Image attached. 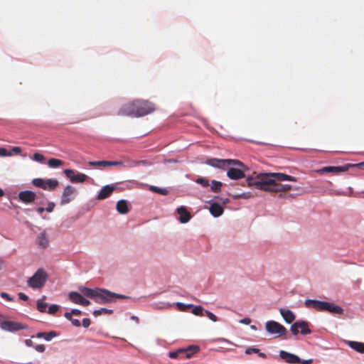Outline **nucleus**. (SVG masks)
I'll return each mask as SVG.
<instances>
[{
	"label": "nucleus",
	"instance_id": "obj_1",
	"mask_svg": "<svg viewBox=\"0 0 364 364\" xmlns=\"http://www.w3.org/2000/svg\"><path fill=\"white\" fill-rule=\"evenodd\" d=\"M296 182V178L283 173H259L254 172L247 178V186H253L257 189L270 193H283L291 189V186L282 184V181Z\"/></svg>",
	"mask_w": 364,
	"mask_h": 364
},
{
	"label": "nucleus",
	"instance_id": "obj_2",
	"mask_svg": "<svg viewBox=\"0 0 364 364\" xmlns=\"http://www.w3.org/2000/svg\"><path fill=\"white\" fill-rule=\"evenodd\" d=\"M80 293L70 291L68 294L70 301L75 304L87 306L90 304L89 300L84 296L93 299L96 303L105 304L112 302L114 299H127L128 296L116 294L105 289L95 288L90 289L85 287H80Z\"/></svg>",
	"mask_w": 364,
	"mask_h": 364
},
{
	"label": "nucleus",
	"instance_id": "obj_3",
	"mask_svg": "<svg viewBox=\"0 0 364 364\" xmlns=\"http://www.w3.org/2000/svg\"><path fill=\"white\" fill-rule=\"evenodd\" d=\"M154 110V105L151 102L135 100L122 105L119 109L117 114L119 116L139 117L149 114Z\"/></svg>",
	"mask_w": 364,
	"mask_h": 364
},
{
	"label": "nucleus",
	"instance_id": "obj_4",
	"mask_svg": "<svg viewBox=\"0 0 364 364\" xmlns=\"http://www.w3.org/2000/svg\"><path fill=\"white\" fill-rule=\"evenodd\" d=\"M305 306L309 309H314L319 311H327L333 314L341 315L343 314V309L334 304L315 299H306L304 301Z\"/></svg>",
	"mask_w": 364,
	"mask_h": 364
},
{
	"label": "nucleus",
	"instance_id": "obj_5",
	"mask_svg": "<svg viewBox=\"0 0 364 364\" xmlns=\"http://www.w3.org/2000/svg\"><path fill=\"white\" fill-rule=\"evenodd\" d=\"M48 279V274L43 269H38L27 281V284L32 289H41Z\"/></svg>",
	"mask_w": 364,
	"mask_h": 364
},
{
	"label": "nucleus",
	"instance_id": "obj_6",
	"mask_svg": "<svg viewBox=\"0 0 364 364\" xmlns=\"http://www.w3.org/2000/svg\"><path fill=\"white\" fill-rule=\"evenodd\" d=\"M265 328L270 334L276 335V337L286 335L287 333L284 326L274 321H268L265 324Z\"/></svg>",
	"mask_w": 364,
	"mask_h": 364
},
{
	"label": "nucleus",
	"instance_id": "obj_7",
	"mask_svg": "<svg viewBox=\"0 0 364 364\" xmlns=\"http://www.w3.org/2000/svg\"><path fill=\"white\" fill-rule=\"evenodd\" d=\"M198 351L199 347L198 346H190L187 348H179L176 351H171L168 353V356L171 358L176 359L181 358V354H186V358H191Z\"/></svg>",
	"mask_w": 364,
	"mask_h": 364
},
{
	"label": "nucleus",
	"instance_id": "obj_8",
	"mask_svg": "<svg viewBox=\"0 0 364 364\" xmlns=\"http://www.w3.org/2000/svg\"><path fill=\"white\" fill-rule=\"evenodd\" d=\"M207 164L211 166L216 168H225L226 166H230L231 165L237 166H244V164L241 161L235 159H210L207 161Z\"/></svg>",
	"mask_w": 364,
	"mask_h": 364
},
{
	"label": "nucleus",
	"instance_id": "obj_9",
	"mask_svg": "<svg viewBox=\"0 0 364 364\" xmlns=\"http://www.w3.org/2000/svg\"><path fill=\"white\" fill-rule=\"evenodd\" d=\"M207 164L211 166L216 168H225L226 166H230L231 165L237 166H244V164L241 161L235 159H210L207 161Z\"/></svg>",
	"mask_w": 364,
	"mask_h": 364
},
{
	"label": "nucleus",
	"instance_id": "obj_10",
	"mask_svg": "<svg viewBox=\"0 0 364 364\" xmlns=\"http://www.w3.org/2000/svg\"><path fill=\"white\" fill-rule=\"evenodd\" d=\"M32 184L36 187L41 188L43 190L53 191L58 187V181L55 179H43L38 178L33 179Z\"/></svg>",
	"mask_w": 364,
	"mask_h": 364
},
{
	"label": "nucleus",
	"instance_id": "obj_11",
	"mask_svg": "<svg viewBox=\"0 0 364 364\" xmlns=\"http://www.w3.org/2000/svg\"><path fill=\"white\" fill-rule=\"evenodd\" d=\"M290 331L294 336L298 335L299 333H301L302 335L311 333V330L309 328V323L305 321L295 322L291 326Z\"/></svg>",
	"mask_w": 364,
	"mask_h": 364
},
{
	"label": "nucleus",
	"instance_id": "obj_12",
	"mask_svg": "<svg viewBox=\"0 0 364 364\" xmlns=\"http://www.w3.org/2000/svg\"><path fill=\"white\" fill-rule=\"evenodd\" d=\"M351 167V164H347L344 166H325L316 170V171L319 174H324L326 173H333L334 174H338V173L341 172L348 171L349 168Z\"/></svg>",
	"mask_w": 364,
	"mask_h": 364
},
{
	"label": "nucleus",
	"instance_id": "obj_13",
	"mask_svg": "<svg viewBox=\"0 0 364 364\" xmlns=\"http://www.w3.org/2000/svg\"><path fill=\"white\" fill-rule=\"evenodd\" d=\"M0 326L1 329L11 332L26 328V326H23L20 323L11 321H2L0 324Z\"/></svg>",
	"mask_w": 364,
	"mask_h": 364
},
{
	"label": "nucleus",
	"instance_id": "obj_14",
	"mask_svg": "<svg viewBox=\"0 0 364 364\" xmlns=\"http://www.w3.org/2000/svg\"><path fill=\"white\" fill-rule=\"evenodd\" d=\"M64 173L73 183H83L87 178V176L84 173H77L75 174L72 169H65Z\"/></svg>",
	"mask_w": 364,
	"mask_h": 364
},
{
	"label": "nucleus",
	"instance_id": "obj_15",
	"mask_svg": "<svg viewBox=\"0 0 364 364\" xmlns=\"http://www.w3.org/2000/svg\"><path fill=\"white\" fill-rule=\"evenodd\" d=\"M75 192V188H73L71 186H67L65 188L64 191L63 193L60 204L65 205L70 203L73 198V195Z\"/></svg>",
	"mask_w": 364,
	"mask_h": 364
},
{
	"label": "nucleus",
	"instance_id": "obj_16",
	"mask_svg": "<svg viewBox=\"0 0 364 364\" xmlns=\"http://www.w3.org/2000/svg\"><path fill=\"white\" fill-rule=\"evenodd\" d=\"M279 356L282 360L288 363L297 364L301 363V359L297 355L284 350H281L279 352Z\"/></svg>",
	"mask_w": 364,
	"mask_h": 364
},
{
	"label": "nucleus",
	"instance_id": "obj_17",
	"mask_svg": "<svg viewBox=\"0 0 364 364\" xmlns=\"http://www.w3.org/2000/svg\"><path fill=\"white\" fill-rule=\"evenodd\" d=\"M146 161H128L127 164H124L122 161H110L109 166H120L126 168H132L139 165H146Z\"/></svg>",
	"mask_w": 364,
	"mask_h": 364
},
{
	"label": "nucleus",
	"instance_id": "obj_18",
	"mask_svg": "<svg viewBox=\"0 0 364 364\" xmlns=\"http://www.w3.org/2000/svg\"><path fill=\"white\" fill-rule=\"evenodd\" d=\"M36 197V193L31 191H21L18 194L19 200L26 203H29L34 201Z\"/></svg>",
	"mask_w": 364,
	"mask_h": 364
},
{
	"label": "nucleus",
	"instance_id": "obj_19",
	"mask_svg": "<svg viewBox=\"0 0 364 364\" xmlns=\"http://www.w3.org/2000/svg\"><path fill=\"white\" fill-rule=\"evenodd\" d=\"M227 176L232 180H238L244 178L245 174L244 171L239 168H230L227 172Z\"/></svg>",
	"mask_w": 364,
	"mask_h": 364
},
{
	"label": "nucleus",
	"instance_id": "obj_20",
	"mask_svg": "<svg viewBox=\"0 0 364 364\" xmlns=\"http://www.w3.org/2000/svg\"><path fill=\"white\" fill-rule=\"evenodd\" d=\"M209 211L213 216L217 218L223 215L224 209L219 203L213 202L210 203Z\"/></svg>",
	"mask_w": 364,
	"mask_h": 364
},
{
	"label": "nucleus",
	"instance_id": "obj_21",
	"mask_svg": "<svg viewBox=\"0 0 364 364\" xmlns=\"http://www.w3.org/2000/svg\"><path fill=\"white\" fill-rule=\"evenodd\" d=\"M177 213L179 215V221L181 223H186L191 218V213L186 210L184 206H181L177 208Z\"/></svg>",
	"mask_w": 364,
	"mask_h": 364
},
{
	"label": "nucleus",
	"instance_id": "obj_22",
	"mask_svg": "<svg viewBox=\"0 0 364 364\" xmlns=\"http://www.w3.org/2000/svg\"><path fill=\"white\" fill-rule=\"evenodd\" d=\"M279 312L287 323H291L295 320V314L291 310L280 309Z\"/></svg>",
	"mask_w": 364,
	"mask_h": 364
},
{
	"label": "nucleus",
	"instance_id": "obj_23",
	"mask_svg": "<svg viewBox=\"0 0 364 364\" xmlns=\"http://www.w3.org/2000/svg\"><path fill=\"white\" fill-rule=\"evenodd\" d=\"M345 342L354 350L364 354V343L353 341H346Z\"/></svg>",
	"mask_w": 364,
	"mask_h": 364
},
{
	"label": "nucleus",
	"instance_id": "obj_24",
	"mask_svg": "<svg viewBox=\"0 0 364 364\" xmlns=\"http://www.w3.org/2000/svg\"><path fill=\"white\" fill-rule=\"evenodd\" d=\"M37 244L40 247L43 249H46L48 246L49 240L46 232H43L38 235Z\"/></svg>",
	"mask_w": 364,
	"mask_h": 364
},
{
	"label": "nucleus",
	"instance_id": "obj_25",
	"mask_svg": "<svg viewBox=\"0 0 364 364\" xmlns=\"http://www.w3.org/2000/svg\"><path fill=\"white\" fill-rule=\"evenodd\" d=\"M113 191H114L113 187L109 186H105L100 191V193L97 196V198L99 200L105 199V198L109 197L112 194Z\"/></svg>",
	"mask_w": 364,
	"mask_h": 364
},
{
	"label": "nucleus",
	"instance_id": "obj_26",
	"mask_svg": "<svg viewBox=\"0 0 364 364\" xmlns=\"http://www.w3.org/2000/svg\"><path fill=\"white\" fill-rule=\"evenodd\" d=\"M117 210L121 214H126L129 212V208L127 200H120L117 203Z\"/></svg>",
	"mask_w": 364,
	"mask_h": 364
},
{
	"label": "nucleus",
	"instance_id": "obj_27",
	"mask_svg": "<svg viewBox=\"0 0 364 364\" xmlns=\"http://www.w3.org/2000/svg\"><path fill=\"white\" fill-rule=\"evenodd\" d=\"M57 336L58 334L55 331L39 332L37 333L36 337L38 338H43L46 341H49Z\"/></svg>",
	"mask_w": 364,
	"mask_h": 364
},
{
	"label": "nucleus",
	"instance_id": "obj_28",
	"mask_svg": "<svg viewBox=\"0 0 364 364\" xmlns=\"http://www.w3.org/2000/svg\"><path fill=\"white\" fill-rule=\"evenodd\" d=\"M46 296H43L42 298L38 299L37 301L36 308L38 311L42 313L46 311V308L48 306L47 304L43 301L46 299Z\"/></svg>",
	"mask_w": 364,
	"mask_h": 364
},
{
	"label": "nucleus",
	"instance_id": "obj_29",
	"mask_svg": "<svg viewBox=\"0 0 364 364\" xmlns=\"http://www.w3.org/2000/svg\"><path fill=\"white\" fill-rule=\"evenodd\" d=\"M210 189L213 193H219L221 191L223 183L215 180H213L210 183Z\"/></svg>",
	"mask_w": 364,
	"mask_h": 364
},
{
	"label": "nucleus",
	"instance_id": "obj_30",
	"mask_svg": "<svg viewBox=\"0 0 364 364\" xmlns=\"http://www.w3.org/2000/svg\"><path fill=\"white\" fill-rule=\"evenodd\" d=\"M63 164V161L62 160L58 159L52 158L48 161V165L50 168H57V167L62 166Z\"/></svg>",
	"mask_w": 364,
	"mask_h": 364
},
{
	"label": "nucleus",
	"instance_id": "obj_31",
	"mask_svg": "<svg viewBox=\"0 0 364 364\" xmlns=\"http://www.w3.org/2000/svg\"><path fill=\"white\" fill-rule=\"evenodd\" d=\"M110 161H90L89 165L95 167H107L109 166Z\"/></svg>",
	"mask_w": 364,
	"mask_h": 364
},
{
	"label": "nucleus",
	"instance_id": "obj_32",
	"mask_svg": "<svg viewBox=\"0 0 364 364\" xmlns=\"http://www.w3.org/2000/svg\"><path fill=\"white\" fill-rule=\"evenodd\" d=\"M112 312H113V311L111 310V309H105V308H101L100 309L95 310L93 311V315L97 317V316H100V315H102L103 314H104L110 315V314H112Z\"/></svg>",
	"mask_w": 364,
	"mask_h": 364
},
{
	"label": "nucleus",
	"instance_id": "obj_33",
	"mask_svg": "<svg viewBox=\"0 0 364 364\" xmlns=\"http://www.w3.org/2000/svg\"><path fill=\"white\" fill-rule=\"evenodd\" d=\"M252 353H258L259 355L261 357V358H266V355L265 353H261L259 349L258 348H252V347H250V348H247L246 350H245V353L247 354V355H250Z\"/></svg>",
	"mask_w": 364,
	"mask_h": 364
},
{
	"label": "nucleus",
	"instance_id": "obj_34",
	"mask_svg": "<svg viewBox=\"0 0 364 364\" xmlns=\"http://www.w3.org/2000/svg\"><path fill=\"white\" fill-rule=\"evenodd\" d=\"M149 189L155 193H159L163 196H166L168 193V191L166 188H161L156 186H151Z\"/></svg>",
	"mask_w": 364,
	"mask_h": 364
},
{
	"label": "nucleus",
	"instance_id": "obj_35",
	"mask_svg": "<svg viewBox=\"0 0 364 364\" xmlns=\"http://www.w3.org/2000/svg\"><path fill=\"white\" fill-rule=\"evenodd\" d=\"M205 309L201 306H196L193 308L192 313L196 316H203Z\"/></svg>",
	"mask_w": 364,
	"mask_h": 364
},
{
	"label": "nucleus",
	"instance_id": "obj_36",
	"mask_svg": "<svg viewBox=\"0 0 364 364\" xmlns=\"http://www.w3.org/2000/svg\"><path fill=\"white\" fill-rule=\"evenodd\" d=\"M176 305L178 309L181 311H186L188 309L193 307V306L192 304H184L181 302H177L176 304Z\"/></svg>",
	"mask_w": 364,
	"mask_h": 364
},
{
	"label": "nucleus",
	"instance_id": "obj_37",
	"mask_svg": "<svg viewBox=\"0 0 364 364\" xmlns=\"http://www.w3.org/2000/svg\"><path fill=\"white\" fill-rule=\"evenodd\" d=\"M196 182L200 185H201L203 187L205 188L210 185L209 181L206 179L205 178L199 177L196 180Z\"/></svg>",
	"mask_w": 364,
	"mask_h": 364
},
{
	"label": "nucleus",
	"instance_id": "obj_38",
	"mask_svg": "<svg viewBox=\"0 0 364 364\" xmlns=\"http://www.w3.org/2000/svg\"><path fill=\"white\" fill-rule=\"evenodd\" d=\"M232 197L233 199H239V198L248 199L252 197V194L250 192H247V193H242L241 194L232 195Z\"/></svg>",
	"mask_w": 364,
	"mask_h": 364
},
{
	"label": "nucleus",
	"instance_id": "obj_39",
	"mask_svg": "<svg viewBox=\"0 0 364 364\" xmlns=\"http://www.w3.org/2000/svg\"><path fill=\"white\" fill-rule=\"evenodd\" d=\"M73 315L80 316L81 315V311L79 309H72L71 311L70 312H65L64 316L66 318H70V316H72Z\"/></svg>",
	"mask_w": 364,
	"mask_h": 364
},
{
	"label": "nucleus",
	"instance_id": "obj_40",
	"mask_svg": "<svg viewBox=\"0 0 364 364\" xmlns=\"http://www.w3.org/2000/svg\"><path fill=\"white\" fill-rule=\"evenodd\" d=\"M32 159L36 161L42 163L44 161L45 157L43 154L40 153H35L32 156Z\"/></svg>",
	"mask_w": 364,
	"mask_h": 364
},
{
	"label": "nucleus",
	"instance_id": "obj_41",
	"mask_svg": "<svg viewBox=\"0 0 364 364\" xmlns=\"http://www.w3.org/2000/svg\"><path fill=\"white\" fill-rule=\"evenodd\" d=\"M59 310V306L57 304H52L49 306L48 314H54Z\"/></svg>",
	"mask_w": 364,
	"mask_h": 364
},
{
	"label": "nucleus",
	"instance_id": "obj_42",
	"mask_svg": "<svg viewBox=\"0 0 364 364\" xmlns=\"http://www.w3.org/2000/svg\"><path fill=\"white\" fill-rule=\"evenodd\" d=\"M205 315L208 317L211 321L215 322L218 321V317L213 314L212 312L208 311V310H205Z\"/></svg>",
	"mask_w": 364,
	"mask_h": 364
},
{
	"label": "nucleus",
	"instance_id": "obj_43",
	"mask_svg": "<svg viewBox=\"0 0 364 364\" xmlns=\"http://www.w3.org/2000/svg\"><path fill=\"white\" fill-rule=\"evenodd\" d=\"M12 154L9 152L7 149L5 148H0V156H11Z\"/></svg>",
	"mask_w": 364,
	"mask_h": 364
},
{
	"label": "nucleus",
	"instance_id": "obj_44",
	"mask_svg": "<svg viewBox=\"0 0 364 364\" xmlns=\"http://www.w3.org/2000/svg\"><path fill=\"white\" fill-rule=\"evenodd\" d=\"M68 320L70 321L72 324L74 326H76V327H80V322L78 319H76V318H73L72 316H70V318H67Z\"/></svg>",
	"mask_w": 364,
	"mask_h": 364
},
{
	"label": "nucleus",
	"instance_id": "obj_45",
	"mask_svg": "<svg viewBox=\"0 0 364 364\" xmlns=\"http://www.w3.org/2000/svg\"><path fill=\"white\" fill-rule=\"evenodd\" d=\"M55 206V205L54 203L50 202V203H48V206L46 208V210L48 213H51L53 210Z\"/></svg>",
	"mask_w": 364,
	"mask_h": 364
},
{
	"label": "nucleus",
	"instance_id": "obj_46",
	"mask_svg": "<svg viewBox=\"0 0 364 364\" xmlns=\"http://www.w3.org/2000/svg\"><path fill=\"white\" fill-rule=\"evenodd\" d=\"M1 296L3 298V299H6L7 301H13V298L7 293L6 292H2L1 294Z\"/></svg>",
	"mask_w": 364,
	"mask_h": 364
},
{
	"label": "nucleus",
	"instance_id": "obj_47",
	"mask_svg": "<svg viewBox=\"0 0 364 364\" xmlns=\"http://www.w3.org/2000/svg\"><path fill=\"white\" fill-rule=\"evenodd\" d=\"M90 323H91V321H90V318H85L82 319V326L85 328L89 327Z\"/></svg>",
	"mask_w": 364,
	"mask_h": 364
},
{
	"label": "nucleus",
	"instance_id": "obj_48",
	"mask_svg": "<svg viewBox=\"0 0 364 364\" xmlns=\"http://www.w3.org/2000/svg\"><path fill=\"white\" fill-rule=\"evenodd\" d=\"M35 349L38 351V352H40V353H43L44 352L46 348H45V346L43 345V344H40V345H37L36 347H35Z\"/></svg>",
	"mask_w": 364,
	"mask_h": 364
},
{
	"label": "nucleus",
	"instance_id": "obj_49",
	"mask_svg": "<svg viewBox=\"0 0 364 364\" xmlns=\"http://www.w3.org/2000/svg\"><path fill=\"white\" fill-rule=\"evenodd\" d=\"M18 296L20 299L23 301H27L28 299V296L23 292H19Z\"/></svg>",
	"mask_w": 364,
	"mask_h": 364
},
{
	"label": "nucleus",
	"instance_id": "obj_50",
	"mask_svg": "<svg viewBox=\"0 0 364 364\" xmlns=\"http://www.w3.org/2000/svg\"><path fill=\"white\" fill-rule=\"evenodd\" d=\"M240 323L249 325L251 323V319L250 318H244L240 321Z\"/></svg>",
	"mask_w": 364,
	"mask_h": 364
},
{
	"label": "nucleus",
	"instance_id": "obj_51",
	"mask_svg": "<svg viewBox=\"0 0 364 364\" xmlns=\"http://www.w3.org/2000/svg\"><path fill=\"white\" fill-rule=\"evenodd\" d=\"M352 167H358L361 169H364V161L358 164H351Z\"/></svg>",
	"mask_w": 364,
	"mask_h": 364
},
{
	"label": "nucleus",
	"instance_id": "obj_52",
	"mask_svg": "<svg viewBox=\"0 0 364 364\" xmlns=\"http://www.w3.org/2000/svg\"><path fill=\"white\" fill-rule=\"evenodd\" d=\"M12 151L16 154H19L21 152V148L19 146H14Z\"/></svg>",
	"mask_w": 364,
	"mask_h": 364
},
{
	"label": "nucleus",
	"instance_id": "obj_53",
	"mask_svg": "<svg viewBox=\"0 0 364 364\" xmlns=\"http://www.w3.org/2000/svg\"><path fill=\"white\" fill-rule=\"evenodd\" d=\"M46 210V209H45L44 208H43V207H39V208H37V212H38L39 214H42V213L44 212V210Z\"/></svg>",
	"mask_w": 364,
	"mask_h": 364
},
{
	"label": "nucleus",
	"instance_id": "obj_54",
	"mask_svg": "<svg viewBox=\"0 0 364 364\" xmlns=\"http://www.w3.org/2000/svg\"><path fill=\"white\" fill-rule=\"evenodd\" d=\"M25 343L28 346H31L33 345V342L31 339H26Z\"/></svg>",
	"mask_w": 364,
	"mask_h": 364
},
{
	"label": "nucleus",
	"instance_id": "obj_55",
	"mask_svg": "<svg viewBox=\"0 0 364 364\" xmlns=\"http://www.w3.org/2000/svg\"><path fill=\"white\" fill-rule=\"evenodd\" d=\"M131 319L135 321L136 323H139V318L135 316H131Z\"/></svg>",
	"mask_w": 364,
	"mask_h": 364
},
{
	"label": "nucleus",
	"instance_id": "obj_56",
	"mask_svg": "<svg viewBox=\"0 0 364 364\" xmlns=\"http://www.w3.org/2000/svg\"><path fill=\"white\" fill-rule=\"evenodd\" d=\"M311 363V360H304V361L302 362L303 364H309Z\"/></svg>",
	"mask_w": 364,
	"mask_h": 364
},
{
	"label": "nucleus",
	"instance_id": "obj_57",
	"mask_svg": "<svg viewBox=\"0 0 364 364\" xmlns=\"http://www.w3.org/2000/svg\"><path fill=\"white\" fill-rule=\"evenodd\" d=\"M3 264H4V260L0 258V269L2 268Z\"/></svg>",
	"mask_w": 364,
	"mask_h": 364
},
{
	"label": "nucleus",
	"instance_id": "obj_58",
	"mask_svg": "<svg viewBox=\"0 0 364 364\" xmlns=\"http://www.w3.org/2000/svg\"><path fill=\"white\" fill-rule=\"evenodd\" d=\"M4 194V191L2 189L0 188V197L3 196Z\"/></svg>",
	"mask_w": 364,
	"mask_h": 364
},
{
	"label": "nucleus",
	"instance_id": "obj_59",
	"mask_svg": "<svg viewBox=\"0 0 364 364\" xmlns=\"http://www.w3.org/2000/svg\"><path fill=\"white\" fill-rule=\"evenodd\" d=\"M250 328H251L252 330H255V331H256V330H257V327H256L255 326H254V325H252V326H250Z\"/></svg>",
	"mask_w": 364,
	"mask_h": 364
},
{
	"label": "nucleus",
	"instance_id": "obj_60",
	"mask_svg": "<svg viewBox=\"0 0 364 364\" xmlns=\"http://www.w3.org/2000/svg\"><path fill=\"white\" fill-rule=\"evenodd\" d=\"M183 358H186V354H181V358H180V359H183Z\"/></svg>",
	"mask_w": 364,
	"mask_h": 364
},
{
	"label": "nucleus",
	"instance_id": "obj_61",
	"mask_svg": "<svg viewBox=\"0 0 364 364\" xmlns=\"http://www.w3.org/2000/svg\"><path fill=\"white\" fill-rule=\"evenodd\" d=\"M171 304H168L166 305V306H164V307H161V308H162V309H164V308H170V307H171Z\"/></svg>",
	"mask_w": 364,
	"mask_h": 364
},
{
	"label": "nucleus",
	"instance_id": "obj_62",
	"mask_svg": "<svg viewBox=\"0 0 364 364\" xmlns=\"http://www.w3.org/2000/svg\"><path fill=\"white\" fill-rule=\"evenodd\" d=\"M228 202H229V200H228V198H226L225 200H223V203L224 204H225V203H228Z\"/></svg>",
	"mask_w": 364,
	"mask_h": 364
}]
</instances>
